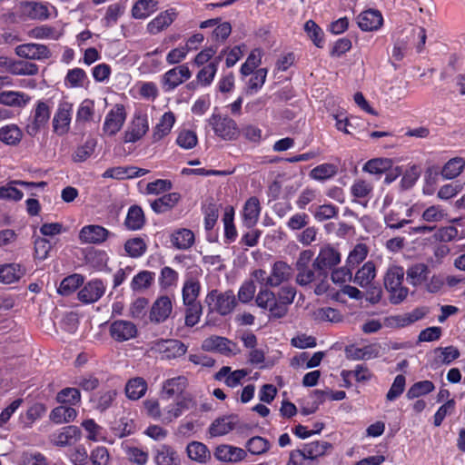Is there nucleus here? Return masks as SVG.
I'll list each match as a JSON object with an SVG mask.
<instances>
[{
    "mask_svg": "<svg viewBox=\"0 0 465 465\" xmlns=\"http://www.w3.org/2000/svg\"><path fill=\"white\" fill-rule=\"evenodd\" d=\"M404 270L401 266L391 265L384 275V287L390 293L389 300L392 304H400L408 296L409 290L402 285Z\"/></svg>",
    "mask_w": 465,
    "mask_h": 465,
    "instance_id": "1",
    "label": "nucleus"
},
{
    "mask_svg": "<svg viewBox=\"0 0 465 465\" xmlns=\"http://www.w3.org/2000/svg\"><path fill=\"white\" fill-rule=\"evenodd\" d=\"M206 302L210 305L213 303V310L223 316L230 314L237 305L236 297L232 290L224 292L213 290L207 294Z\"/></svg>",
    "mask_w": 465,
    "mask_h": 465,
    "instance_id": "2",
    "label": "nucleus"
},
{
    "mask_svg": "<svg viewBox=\"0 0 465 465\" xmlns=\"http://www.w3.org/2000/svg\"><path fill=\"white\" fill-rule=\"evenodd\" d=\"M341 262V255L338 251L331 246L321 249L316 259L312 262L313 268L317 272L319 277L325 278L328 271L331 270Z\"/></svg>",
    "mask_w": 465,
    "mask_h": 465,
    "instance_id": "3",
    "label": "nucleus"
},
{
    "mask_svg": "<svg viewBox=\"0 0 465 465\" xmlns=\"http://www.w3.org/2000/svg\"><path fill=\"white\" fill-rule=\"evenodd\" d=\"M51 107L46 101H37L31 122L26 125L28 135L35 136L42 128L45 127L50 120Z\"/></svg>",
    "mask_w": 465,
    "mask_h": 465,
    "instance_id": "4",
    "label": "nucleus"
},
{
    "mask_svg": "<svg viewBox=\"0 0 465 465\" xmlns=\"http://www.w3.org/2000/svg\"><path fill=\"white\" fill-rule=\"evenodd\" d=\"M72 113V103L67 101L59 103L52 121L53 131L54 134L59 136H63L69 133Z\"/></svg>",
    "mask_w": 465,
    "mask_h": 465,
    "instance_id": "5",
    "label": "nucleus"
},
{
    "mask_svg": "<svg viewBox=\"0 0 465 465\" xmlns=\"http://www.w3.org/2000/svg\"><path fill=\"white\" fill-rule=\"evenodd\" d=\"M17 56L26 60H47L52 56V52L45 45L36 43H26L17 45L15 48Z\"/></svg>",
    "mask_w": 465,
    "mask_h": 465,
    "instance_id": "6",
    "label": "nucleus"
},
{
    "mask_svg": "<svg viewBox=\"0 0 465 465\" xmlns=\"http://www.w3.org/2000/svg\"><path fill=\"white\" fill-rule=\"evenodd\" d=\"M214 133L224 140H232L238 134L237 124L234 120L229 117H222L219 114H213L209 119Z\"/></svg>",
    "mask_w": 465,
    "mask_h": 465,
    "instance_id": "7",
    "label": "nucleus"
},
{
    "mask_svg": "<svg viewBox=\"0 0 465 465\" xmlns=\"http://www.w3.org/2000/svg\"><path fill=\"white\" fill-rule=\"evenodd\" d=\"M149 130V123L146 114H135L124 132V143H136L141 140Z\"/></svg>",
    "mask_w": 465,
    "mask_h": 465,
    "instance_id": "8",
    "label": "nucleus"
},
{
    "mask_svg": "<svg viewBox=\"0 0 465 465\" xmlns=\"http://www.w3.org/2000/svg\"><path fill=\"white\" fill-rule=\"evenodd\" d=\"M126 119L124 105L116 104L105 116L103 131L108 135L116 134L123 127Z\"/></svg>",
    "mask_w": 465,
    "mask_h": 465,
    "instance_id": "9",
    "label": "nucleus"
},
{
    "mask_svg": "<svg viewBox=\"0 0 465 465\" xmlns=\"http://www.w3.org/2000/svg\"><path fill=\"white\" fill-rule=\"evenodd\" d=\"M293 275V270L291 265L283 261L275 262L268 276V285L271 288H276L282 283L289 282Z\"/></svg>",
    "mask_w": 465,
    "mask_h": 465,
    "instance_id": "10",
    "label": "nucleus"
},
{
    "mask_svg": "<svg viewBox=\"0 0 465 465\" xmlns=\"http://www.w3.org/2000/svg\"><path fill=\"white\" fill-rule=\"evenodd\" d=\"M191 71L185 64L176 66L167 71L162 79L163 88L171 91L191 78Z\"/></svg>",
    "mask_w": 465,
    "mask_h": 465,
    "instance_id": "11",
    "label": "nucleus"
},
{
    "mask_svg": "<svg viewBox=\"0 0 465 465\" xmlns=\"http://www.w3.org/2000/svg\"><path fill=\"white\" fill-rule=\"evenodd\" d=\"M111 337L119 342L129 341L137 335V328L129 321L117 320L110 325Z\"/></svg>",
    "mask_w": 465,
    "mask_h": 465,
    "instance_id": "12",
    "label": "nucleus"
},
{
    "mask_svg": "<svg viewBox=\"0 0 465 465\" xmlns=\"http://www.w3.org/2000/svg\"><path fill=\"white\" fill-rule=\"evenodd\" d=\"M19 184L27 188L40 187L45 184V182L35 183V182H25L21 180H13L6 185L0 186V200L9 201H20L22 200L24 193L22 191L15 187Z\"/></svg>",
    "mask_w": 465,
    "mask_h": 465,
    "instance_id": "13",
    "label": "nucleus"
},
{
    "mask_svg": "<svg viewBox=\"0 0 465 465\" xmlns=\"http://www.w3.org/2000/svg\"><path fill=\"white\" fill-rule=\"evenodd\" d=\"M80 437V429L76 426L69 425L51 434L50 441L55 446L65 447L76 442Z\"/></svg>",
    "mask_w": 465,
    "mask_h": 465,
    "instance_id": "14",
    "label": "nucleus"
},
{
    "mask_svg": "<svg viewBox=\"0 0 465 465\" xmlns=\"http://www.w3.org/2000/svg\"><path fill=\"white\" fill-rule=\"evenodd\" d=\"M239 423V417L232 414L223 416L214 420L208 429L211 438L221 437L226 435L234 430Z\"/></svg>",
    "mask_w": 465,
    "mask_h": 465,
    "instance_id": "15",
    "label": "nucleus"
},
{
    "mask_svg": "<svg viewBox=\"0 0 465 465\" xmlns=\"http://www.w3.org/2000/svg\"><path fill=\"white\" fill-rule=\"evenodd\" d=\"M173 311V303L171 299L166 296H160L153 303L150 311V321L154 323L165 322Z\"/></svg>",
    "mask_w": 465,
    "mask_h": 465,
    "instance_id": "16",
    "label": "nucleus"
},
{
    "mask_svg": "<svg viewBox=\"0 0 465 465\" xmlns=\"http://www.w3.org/2000/svg\"><path fill=\"white\" fill-rule=\"evenodd\" d=\"M357 24L362 31H376L381 27L383 17L379 10L368 9L357 16Z\"/></svg>",
    "mask_w": 465,
    "mask_h": 465,
    "instance_id": "17",
    "label": "nucleus"
},
{
    "mask_svg": "<svg viewBox=\"0 0 465 465\" xmlns=\"http://www.w3.org/2000/svg\"><path fill=\"white\" fill-rule=\"evenodd\" d=\"M105 287L101 280L88 282L78 292V299L84 303L97 302L104 293Z\"/></svg>",
    "mask_w": 465,
    "mask_h": 465,
    "instance_id": "18",
    "label": "nucleus"
},
{
    "mask_svg": "<svg viewBox=\"0 0 465 465\" xmlns=\"http://www.w3.org/2000/svg\"><path fill=\"white\" fill-rule=\"evenodd\" d=\"M187 385L188 380L183 375L167 379L163 384L162 398L170 400L174 396H184L183 393Z\"/></svg>",
    "mask_w": 465,
    "mask_h": 465,
    "instance_id": "19",
    "label": "nucleus"
},
{
    "mask_svg": "<svg viewBox=\"0 0 465 465\" xmlns=\"http://www.w3.org/2000/svg\"><path fill=\"white\" fill-rule=\"evenodd\" d=\"M156 345L157 350L163 353L167 359L182 357L187 351V346L179 340H162Z\"/></svg>",
    "mask_w": 465,
    "mask_h": 465,
    "instance_id": "20",
    "label": "nucleus"
},
{
    "mask_svg": "<svg viewBox=\"0 0 465 465\" xmlns=\"http://www.w3.org/2000/svg\"><path fill=\"white\" fill-rule=\"evenodd\" d=\"M214 457L221 461L238 462L245 459L246 452L243 449L223 444L216 448Z\"/></svg>",
    "mask_w": 465,
    "mask_h": 465,
    "instance_id": "21",
    "label": "nucleus"
},
{
    "mask_svg": "<svg viewBox=\"0 0 465 465\" xmlns=\"http://www.w3.org/2000/svg\"><path fill=\"white\" fill-rule=\"evenodd\" d=\"M261 203L257 197H250L244 203L242 210L243 224L247 228L253 227L258 220L261 213Z\"/></svg>",
    "mask_w": 465,
    "mask_h": 465,
    "instance_id": "22",
    "label": "nucleus"
},
{
    "mask_svg": "<svg viewBox=\"0 0 465 465\" xmlns=\"http://www.w3.org/2000/svg\"><path fill=\"white\" fill-rule=\"evenodd\" d=\"M109 232L100 225H86L82 228L79 238L82 242L87 243H101L104 242Z\"/></svg>",
    "mask_w": 465,
    "mask_h": 465,
    "instance_id": "23",
    "label": "nucleus"
},
{
    "mask_svg": "<svg viewBox=\"0 0 465 465\" xmlns=\"http://www.w3.org/2000/svg\"><path fill=\"white\" fill-rule=\"evenodd\" d=\"M403 208L401 206L391 209L389 213L384 215V223L387 227L391 229H401L406 224L411 223V220L407 219L411 214V210L407 209L406 214L403 215Z\"/></svg>",
    "mask_w": 465,
    "mask_h": 465,
    "instance_id": "24",
    "label": "nucleus"
},
{
    "mask_svg": "<svg viewBox=\"0 0 465 465\" xmlns=\"http://www.w3.org/2000/svg\"><path fill=\"white\" fill-rule=\"evenodd\" d=\"M247 375L248 371L246 370L242 369L231 371L230 367L223 366L214 375V379L216 381L223 380L227 386L234 388L238 386L241 383L242 380H243Z\"/></svg>",
    "mask_w": 465,
    "mask_h": 465,
    "instance_id": "25",
    "label": "nucleus"
},
{
    "mask_svg": "<svg viewBox=\"0 0 465 465\" xmlns=\"http://www.w3.org/2000/svg\"><path fill=\"white\" fill-rule=\"evenodd\" d=\"M175 123V115L173 112L169 111L164 113L160 118L158 124L153 130L152 139L153 142H158L163 137L168 135Z\"/></svg>",
    "mask_w": 465,
    "mask_h": 465,
    "instance_id": "26",
    "label": "nucleus"
},
{
    "mask_svg": "<svg viewBox=\"0 0 465 465\" xmlns=\"http://www.w3.org/2000/svg\"><path fill=\"white\" fill-rule=\"evenodd\" d=\"M25 269L18 263L0 265V282L11 284L19 281L25 274Z\"/></svg>",
    "mask_w": 465,
    "mask_h": 465,
    "instance_id": "27",
    "label": "nucleus"
},
{
    "mask_svg": "<svg viewBox=\"0 0 465 465\" xmlns=\"http://www.w3.org/2000/svg\"><path fill=\"white\" fill-rule=\"evenodd\" d=\"M23 13L31 19L44 21L49 18L50 13L45 4L28 1L23 3Z\"/></svg>",
    "mask_w": 465,
    "mask_h": 465,
    "instance_id": "28",
    "label": "nucleus"
},
{
    "mask_svg": "<svg viewBox=\"0 0 465 465\" xmlns=\"http://www.w3.org/2000/svg\"><path fill=\"white\" fill-rule=\"evenodd\" d=\"M430 270L425 263H415L410 266L406 272L407 282L416 287L427 281Z\"/></svg>",
    "mask_w": 465,
    "mask_h": 465,
    "instance_id": "29",
    "label": "nucleus"
},
{
    "mask_svg": "<svg viewBox=\"0 0 465 465\" xmlns=\"http://www.w3.org/2000/svg\"><path fill=\"white\" fill-rule=\"evenodd\" d=\"M195 406V402L189 395L178 397L176 402L166 408L167 417L169 421L173 419L180 417L185 411H188Z\"/></svg>",
    "mask_w": 465,
    "mask_h": 465,
    "instance_id": "30",
    "label": "nucleus"
},
{
    "mask_svg": "<svg viewBox=\"0 0 465 465\" xmlns=\"http://www.w3.org/2000/svg\"><path fill=\"white\" fill-rule=\"evenodd\" d=\"M147 388V382L143 378L135 377L127 381L124 391L129 400L136 401L145 394Z\"/></svg>",
    "mask_w": 465,
    "mask_h": 465,
    "instance_id": "31",
    "label": "nucleus"
},
{
    "mask_svg": "<svg viewBox=\"0 0 465 465\" xmlns=\"http://www.w3.org/2000/svg\"><path fill=\"white\" fill-rule=\"evenodd\" d=\"M231 344L232 342L224 337L211 336L203 341L202 349L205 351H216L223 354H228L232 352Z\"/></svg>",
    "mask_w": 465,
    "mask_h": 465,
    "instance_id": "32",
    "label": "nucleus"
},
{
    "mask_svg": "<svg viewBox=\"0 0 465 465\" xmlns=\"http://www.w3.org/2000/svg\"><path fill=\"white\" fill-rule=\"evenodd\" d=\"M173 245L179 250H187L194 243V234L189 229H179L171 235Z\"/></svg>",
    "mask_w": 465,
    "mask_h": 465,
    "instance_id": "33",
    "label": "nucleus"
},
{
    "mask_svg": "<svg viewBox=\"0 0 465 465\" xmlns=\"http://www.w3.org/2000/svg\"><path fill=\"white\" fill-rule=\"evenodd\" d=\"M201 285L199 281L191 277L187 279L183 286L182 296H183V303H193V302H200L197 301V298L200 294Z\"/></svg>",
    "mask_w": 465,
    "mask_h": 465,
    "instance_id": "34",
    "label": "nucleus"
},
{
    "mask_svg": "<svg viewBox=\"0 0 465 465\" xmlns=\"http://www.w3.org/2000/svg\"><path fill=\"white\" fill-rule=\"evenodd\" d=\"M181 196L178 193H170L154 200L151 203L153 211L156 213H164L172 209L179 202Z\"/></svg>",
    "mask_w": 465,
    "mask_h": 465,
    "instance_id": "35",
    "label": "nucleus"
},
{
    "mask_svg": "<svg viewBox=\"0 0 465 465\" xmlns=\"http://www.w3.org/2000/svg\"><path fill=\"white\" fill-rule=\"evenodd\" d=\"M145 223L144 213L140 206L133 205L129 208L124 224L129 230H140Z\"/></svg>",
    "mask_w": 465,
    "mask_h": 465,
    "instance_id": "36",
    "label": "nucleus"
},
{
    "mask_svg": "<svg viewBox=\"0 0 465 465\" xmlns=\"http://www.w3.org/2000/svg\"><path fill=\"white\" fill-rule=\"evenodd\" d=\"M76 415L77 412L73 407L60 405L51 411L49 418L54 423L61 424L74 420Z\"/></svg>",
    "mask_w": 465,
    "mask_h": 465,
    "instance_id": "37",
    "label": "nucleus"
},
{
    "mask_svg": "<svg viewBox=\"0 0 465 465\" xmlns=\"http://www.w3.org/2000/svg\"><path fill=\"white\" fill-rule=\"evenodd\" d=\"M29 100L30 97L22 92L5 91L0 93V104L5 105L24 107Z\"/></svg>",
    "mask_w": 465,
    "mask_h": 465,
    "instance_id": "38",
    "label": "nucleus"
},
{
    "mask_svg": "<svg viewBox=\"0 0 465 465\" xmlns=\"http://www.w3.org/2000/svg\"><path fill=\"white\" fill-rule=\"evenodd\" d=\"M186 451L188 457L197 462L203 463L211 458V453L206 445L199 441L189 443L186 447Z\"/></svg>",
    "mask_w": 465,
    "mask_h": 465,
    "instance_id": "39",
    "label": "nucleus"
},
{
    "mask_svg": "<svg viewBox=\"0 0 465 465\" xmlns=\"http://www.w3.org/2000/svg\"><path fill=\"white\" fill-rule=\"evenodd\" d=\"M376 276L375 265L372 262H367L359 269L354 277V282L361 287H366L371 283Z\"/></svg>",
    "mask_w": 465,
    "mask_h": 465,
    "instance_id": "40",
    "label": "nucleus"
},
{
    "mask_svg": "<svg viewBox=\"0 0 465 465\" xmlns=\"http://www.w3.org/2000/svg\"><path fill=\"white\" fill-rule=\"evenodd\" d=\"M226 54V50H223L221 54L214 59L213 62L209 63L203 67L197 74V79L204 85L210 84L213 81L216 71L217 65L222 61L223 56Z\"/></svg>",
    "mask_w": 465,
    "mask_h": 465,
    "instance_id": "41",
    "label": "nucleus"
},
{
    "mask_svg": "<svg viewBox=\"0 0 465 465\" xmlns=\"http://www.w3.org/2000/svg\"><path fill=\"white\" fill-rule=\"evenodd\" d=\"M174 16L175 14L173 12L165 11L161 13L148 24L147 29L149 33L153 35L158 34L173 23Z\"/></svg>",
    "mask_w": 465,
    "mask_h": 465,
    "instance_id": "42",
    "label": "nucleus"
},
{
    "mask_svg": "<svg viewBox=\"0 0 465 465\" xmlns=\"http://www.w3.org/2000/svg\"><path fill=\"white\" fill-rule=\"evenodd\" d=\"M157 9V2L154 0H139L133 8L132 15L136 19H143L155 12Z\"/></svg>",
    "mask_w": 465,
    "mask_h": 465,
    "instance_id": "43",
    "label": "nucleus"
},
{
    "mask_svg": "<svg viewBox=\"0 0 465 465\" xmlns=\"http://www.w3.org/2000/svg\"><path fill=\"white\" fill-rule=\"evenodd\" d=\"M267 69L260 68L253 71L251 74V78L247 83L246 94L252 95L257 93L264 84L267 77Z\"/></svg>",
    "mask_w": 465,
    "mask_h": 465,
    "instance_id": "44",
    "label": "nucleus"
},
{
    "mask_svg": "<svg viewBox=\"0 0 465 465\" xmlns=\"http://www.w3.org/2000/svg\"><path fill=\"white\" fill-rule=\"evenodd\" d=\"M22 139V132L15 124L5 125L0 129V141L8 145H16Z\"/></svg>",
    "mask_w": 465,
    "mask_h": 465,
    "instance_id": "45",
    "label": "nucleus"
},
{
    "mask_svg": "<svg viewBox=\"0 0 465 465\" xmlns=\"http://www.w3.org/2000/svg\"><path fill=\"white\" fill-rule=\"evenodd\" d=\"M331 444L328 441L316 440L305 444L303 449L308 460H313L318 457L323 456L329 449H331Z\"/></svg>",
    "mask_w": 465,
    "mask_h": 465,
    "instance_id": "46",
    "label": "nucleus"
},
{
    "mask_svg": "<svg viewBox=\"0 0 465 465\" xmlns=\"http://www.w3.org/2000/svg\"><path fill=\"white\" fill-rule=\"evenodd\" d=\"M84 282V277L74 273L65 277L60 283L58 292L66 296L74 292Z\"/></svg>",
    "mask_w": 465,
    "mask_h": 465,
    "instance_id": "47",
    "label": "nucleus"
},
{
    "mask_svg": "<svg viewBox=\"0 0 465 465\" xmlns=\"http://www.w3.org/2000/svg\"><path fill=\"white\" fill-rule=\"evenodd\" d=\"M157 465H179L177 453L168 446H162L155 456Z\"/></svg>",
    "mask_w": 465,
    "mask_h": 465,
    "instance_id": "48",
    "label": "nucleus"
},
{
    "mask_svg": "<svg viewBox=\"0 0 465 465\" xmlns=\"http://www.w3.org/2000/svg\"><path fill=\"white\" fill-rule=\"evenodd\" d=\"M39 67L36 64L25 60H14L11 74L15 75H28L33 76L37 74Z\"/></svg>",
    "mask_w": 465,
    "mask_h": 465,
    "instance_id": "49",
    "label": "nucleus"
},
{
    "mask_svg": "<svg viewBox=\"0 0 465 465\" xmlns=\"http://www.w3.org/2000/svg\"><path fill=\"white\" fill-rule=\"evenodd\" d=\"M392 165L391 159L375 158L369 160L363 166V171L372 174H381L387 172Z\"/></svg>",
    "mask_w": 465,
    "mask_h": 465,
    "instance_id": "50",
    "label": "nucleus"
},
{
    "mask_svg": "<svg viewBox=\"0 0 465 465\" xmlns=\"http://www.w3.org/2000/svg\"><path fill=\"white\" fill-rule=\"evenodd\" d=\"M262 51L259 48L253 49L248 55L246 61L241 66L242 75H250L261 64Z\"/></svg>",
    "mask_w": 465,
    "mask_h": 465,
    "instance_id": "51",
    "label": "nucleus"
},
{
    "mask_svg": "<svg viewBox=\"0 0 465 465\" xmlns=\"http://www.w3.org/2000/svg\"><path fill=\"white\" fill-rule=\"evenodd\" d=\"M185 309L184 323L187 327L195 326L203 314V306L201 302H193L183 304Z\"/></svg>",
    "mask_w": 465,
    "mask_h": 465,
    "instance_id": "52",
    "label": "nucleus"
},
{
    "mask_svg": "<svg viewBox=\"0 0 465 465\" xmlns=\"http://www.w3.org/2000/svg\"><path fill=\"white\" fill-rule=\"evenodd\" d=\"M434 389L435 386L430 381H418L411 386L406 393V397L409 400H413L431 392Z\"/></svg>",
    "mask_w": 465,
    "mask_h": 465,
    "instance_id": "53",
    "label": "nucleus"
},
{
    "mask_svg": "<svg viewBox=\"0 0 465 465\" xmlns=\"http://www.w3.org/2000/svg\"><path fill=\"white\" fill-rule=\"evenodd\" d=\"M245 447L250 453L253 455H262L270 450L271 443L262 437L254 436L248 440Z\"/></svg>",
    "mask_w": 465,
    "mask_h": 465,
    "instance_id": "54",
    "label": "nucleus"
},
{
    "mask_svg": "<svg viewBox=\"0 0 465 465\" xmlns=\"http://www.w3.org/2000/svg\"><path fill=\"white\" fill-rule=\"evenodd\" d=\"M465 166L462 158H453L446 163L441 171V175L445 179H453L457 177Z\"/></svg>",
    "mask_w": 465,
    "mask_h": 465,
    "instance_id": "55",
    "label": "nucleus"
},
{
    "mask_svg": "<svg viewBox=\"0 0 465 465\" xmlns=\"http://www.w3.org/2000/svg\"><path fill=\"white\" fill-rule=\"evenodd\" d=\"M337 167L332 163H322L314 167L310 172V177L322 181L333 177L337 173Z\"/></svg>",
    "mask_w": 465,
    "mask_h": 465,
    "instance_id": "56",
    "label": "nucleus"
},
{
    "mask_svg": "<svg viewBox=\"0 0 465 465\" xmlns=\"http://www.w3.org/2000/svg\"><path fill=\"white\" fill-rule=\"evenodd\" d=\"M179 278L178 272L169 266L162 268L159 276V285L162 289H169L177 284Z\"/></svg>",
    "mask_w": 465,
    "mask_h": 465,
    "instance_id": "57",
    "label": "nucleus"
},
{
    "mask_svg": "<svg viewBox=\"0 0 465 465\" xmlns=\"http://www.w3.org/2000/svg\"><path fill=\"white\" fill-rule=\"evenodd\" d=\"M28 35L31 38L35 39H54L57 40L59 38V34H57L56 30L49 26L47 25H39L32 28L28 32Z\"/></svg>",
    "mask_w": 465,
    "mask_h": 465,
    "instance_id": "58",
    "label": "nucleus"
},
{
    "mask_svg": "<svg viewBox=\"0 0 465 465\" xmlns=\"http://www.w3.org/2000/svg\"><path fill=\"white\" fill-rule=\"evenodd\" d=\"M124 250L129 256L138 258L146 251V243L142 238L135 237L126 241Z\"/></svg>",
    "mask_w": 465,
    "mask_h": 465,
    "instance_id": "59",
    "label": "nucleus"
},
{
    "mask_svg": "<svg viewBox=\"0 0 465 465\" xmlns=\"http://www.w3.org/2000/svg\"><path fill=\"white\" fill-rule=\"evenodd\" d=\"M56 400L62 404L75 405L81 401V394L76 388H64L56 395Z\"/></svg>",
    "mask_w": 465,
    "mask_h": 465,
    "instance_id": "60",
    "label": "nucleus"
},
{
    "mask_svg": "<svg viewBox=\"0 0 465 465\" xmlns=\"http://www.w3.org/2000/svg\"><path fill=\"white\" fill-rule=\"evenodd\" d=\"M96 140L94 138H89L85 141V143L78 147L74 153V161L77 163L84 162L87 158H89L94 152L96 147Z\"/></svg>",
    "mask_w": 465,
    "mask_h": 465,
    "instance_id": "61",
    "label": "nucleus"
},
{
    "mask_svg": "<svg viewBox=\"0 0 465 465\" xmlns=\"http://www.w3.org/2000/svg\"><path fill=\"white\" fill-rule=\"evenodd\" d=\"M154 279V273L149 271H143L136 274L132 281V289L140 291L149 288Z\"/></svg>",
    "mask_w": 465,
    "mask_h": 465,
    "instance_id": "62",
    "label": "nucleus"
},
{
    "mask_svg": "<svg viewBox=\"0 0 465 465\" xmlns=\"http://www.w3.org/2000/svg\"><path fill=\"white\" fill-rule=\"evenodd\" d=\"M368 249L365 244L358 243L353 250L349 253L347 258V266L355 268L360 264L367 256Z\"/></svg>",
    "mask_w": 465,
    "mask_h": 465,
    "instance_id": "63",
    "label": "nucleus"
},
{
    "mask_svg": "<svg viewBox=\"0 0 465 465\" xmlns=\"http://www.w3.org/2000/svg\"><path fill=\"white\" fill-rule=\"evenodd\" d=\"M92 465H109L110 453L106 447L97 446L89 454Z\"/></svg>",
    "mask_w": 465,
    "mask_h": 465,
    "instance_id": "64",
    "label": "nucleus"
}]
</instances>
